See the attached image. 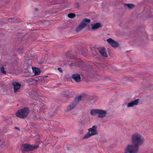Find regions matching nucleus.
<instances>
[{"mask_svg":"<svg viewBox=\"0 0 153 153\" xmlns=\"http://www.w3.org/2000/svg\"><path fill=\"white\" fill-rule=\"evenodd\" d=\"M132 140L134 146L128 145L125 150V153H137L138 146L143 143L144 138L140 134L136 133L133 135Z\"/></svg>","mask_w":153,"mask_h":153,"instance_id":"1","label":"nucleus"},{"mask_svg":"<svg viewBox=\"0 0 153 153\" xmlns=\"http://www.w3.org/2000/svg\"><path fill=\"white\" fill-rule=\"evenodd\" d=\"M30 111L28 108L25 107L18 110L16 113V116L21 118H25L28 115Z\"/></svg>","mask_w":153,"mask_h":153,"instance_id":"2","label":"nucleus"},{"mask_svg":"<svg viewBox=\"0 0 153 153\" xmlns=\"http://www.w3.org/2000/svg\"><path fill=\"white\" fill-rule=\"evenodd\" d=\"M97 126L94 125L91 128H89L88 129L89 131L84 136L83 138L87 139L91 136L97 134Z\"/></svg>","mask_w":153,"mask_h":153,"instance_id":"3","label":"nucleus"},{"mask_svg":"<svg viewBox=\"0 0 153 153\" xmlns=\"http://www.w3.org/2000/svg\"><path fill=\"white\" fill-rule=\"evenodd\" d=\"M39 147L38 145H34L33 146L28 144H24L22 146V150L23 151H31L35 149L38 148Z\"/></svg>","mask_w":153,"mask_h":153,"instance_id":"4","label":"nucleus"},{"mask_svg":"<svg viewBox=\"0 0 153 153\" xmlns=\"http://www.w3.org/2000/svg\"><path fill=\"white\" fill-rule=\"evenodd\" d=\"M90 22L91 20L90 19L86 18L84 19L76 28V31L78 32L81 30L86 26L87 23H90Z\"/></svg>","mask_w":153,"mask_h":153,"instance_id":"5","label":"nucleus"},{"mask_svg":"<svg viewBox=\"0 0 153 153\" xmlns=\"http://www.w3.org/2000/svg\"><path fill=\"white\" fill-rule=\"evenodd\" d=\"M82 100V97L81 96L79 95L76 97L75 99V101L71 103L68 108L67 109V111H70L75 108L77 105L76 102H80Z\"/></svg>","mask_w":153,"mask_h":153,"instance_id":"6","label":"nucleus"},{"mask_svg":"<svg viewBox=\"0 0 153 153\" xmlns=\"http://www.w3.org/2000/svg\"><path fill=\"white\" fill-rule=\"evenodd\" d=\"M106 112L104 110L98 109L97 117L99 118H102L105 117L106 115Z\"/></svg>","mask_w":153,"mask_h":153,"instance_id":"7","label":"nucleus"},{"mask_svg":"<svg viewBox=\"0 0 153 153\" xmlns=\"http://www.w3.org/2000/svg\"><path fill=\"white\" fill-rule=\"evenodd\" d=\"M107 41L109 44L114 47H117L119 45V44L118 43L112 40L111 38L108 39L107 40Z\"/></svg>","mask_w":153,"mask_h":153,"instance_id":"8","label":"nucleus"},{"mask_svg":"<svg viewBox=\"0 0 153 153\" xmlns=\"http://www.w3.org/2000/svg\"><path fill=\"white\" fill-rule=\"evenodd\" d=\"M139 100L137 99L132 101L131 102H129L127 104V107H132L134 105H138L139 102Z\"/></svg>","mask_w":153,"mask_h":153,"instance_id":"9","label":"nucleus"},{"mask_svg":"<svg viewBox=\"0 0 153 153\" xmlns=\"http://www.w3.org/2000/svg\"><path fill=\"white\" fill-rule=\"evenodd\" d=\"M14 86L13 89L15 92H16L19 89L21 86V84L18 82H14L12 83V84Z\"/></svg>","mask_w":153,"mask_h":153,"instance_id":"10","label":"nucleus"},{"mask_svg":"<svg viewBox=\"0 0 153 153\" xmlns=\"http://www.w3.org/2000/svg\"><path fill=\"white\" fill-rule=\"evenodd\" d=\"M72 79L77 82H79L81 81L80 75L78 74H74L72 75Z\"/></svg>","mask_w":153,"mask_h":153,"instance_id":"11","label":"nucleus"},{"mask_svg":"<svg viewBox=\"0 0 153 153\" xmlns=\"http://www.w3.org/2000/svg\"><path fill=\"white\" fill-rule=\"evenodd\" d=\"M99 51L101 55L105 57H107L108 56L106 52L105 49L104 48H99Z\"/></svg>","mask_w":153,"mask_h":153,"instance_id":"12","label":"nucleus"},{"mask_svg":"<svg viewBox=\"0 0 153 153\" xmlns=\"http://www.w3.org/2000/svg\"><path fill=\"white\" fill-rule=\"evenodd\" d=\"M91 29L94 30H96L99 28L100 26V24L97 23L95 24H92L91 25Z\"/></svg>","mask_w":153,"mask_h":153,"instance_id":"13","label":"nucleus"},{"mask_svg":"<svg viewBox=\"0 0 153 153\" xmlns=\"http://www.w3.org/2000/svg\"><path fill=\"white\" fill-rule=\"evenodd\" d=\"M33 71L35 75H38L41 73L40 69L37 68H34L33 69Z\"/></svg>","mask_w":153,"mask_h":153,"instance_id":"14","label":"nucleus"},{"mask_svg":"<svg viewBox=\"0 0 153 153\" xmlns=\"http://www.w3.org/2000/svg\"><path fill=\"white\" fill-rule=\"evenodd\" d=\"M98 109H93L90 112V114L91 115L94 116L96 114L97 115Z\"/></svg>","mask_w":153,"mask_h":153,"instance_id":"15","label":"nucleus"},{"mask_svg":"<svg viewBox=\"0 0 153 153\" xmlns=\"http://www.w3.org/2000/svg\"><path fill=\"white\" fill-rule=\"evenodd\" d=\"M125 6L127 7L129 9H131L134 6V5L132 4H126Z\"/></svg>","mask_w":153,"mask_h":153,"instance_id":"16","label":"nucleus"},{"mask_svg":"<svg viewBox=\"0 0 153 153\" xmlns=\"http://www.w3.org/2000/svg\"><path fill=\"white\" fill-rule=\"evenodd\" d=\"M68 16L70 18H74L76 16V15L74 13H70L68 14Z\"/></svg>","mask_w":153,"mask_h":153,"instance_id":"17","label":"nucleus"},{"mask_svg":"<svg viewBox=\"0 0 153 153\" xmlns=\"http://www.w3.org/2000/svg\"><path fill=\"white\" fill-rule=\"evenodd\" d=\"M9 22H16V20L15 18H11L9 19Z\"/></svg>","mask_w":153,"mask_h":153,"instance_id":"18","label":"nucleus"},{"mask_svg":"<svg viewBox=\"0 0 153 153\" xmlns=\"http://www.w3.org/2000/svg\"><path fill=\"white\" fill-rule=\"evenodd\" d=\"M1 72L4 74H6V72L4 70V68L3 67H2L1 69Z\"/></svg>","mask_w":153,"mask_h":153,"instance_id":"19","label":"nucleus"},{"mask_svg":"<svg viewBox=\"0 0 153 153\" xmlns=\"http://www.w3.org/2000/svg\"><path fill=\"white\" fill-rule=\"evenodd\" d=\"M58 70L61 73H62V69L60 68H58Z\"/></svg>","mask_w":153,"mask_h":153,"instance_id":"20","label":"nucleus"},{"mask_svg":"<svg viewBox=\"0 0 153 153\" xmlns=\"http://www.w3.org/2000/svg\"><path fill=\"white\" fill-rule=\"evenodd\" d=\"M42 77L41 76H39L38 78V79L39 80H42Z\"/></svg>","mask_w":153,"mask_h":153,"instance_id":"21","label":"nucleus"},{"mask_svg":"<svg viewBox=\"0 0 153 153\" xmlns=\"http://www.w3.org/2000/svg\"><path fill=\"white\" fill-rule=\"evenodd\" d=\"M15 129H18V130H19V128H18L17 127H15Z\"/></svg>","mask_w":153,"mask_h":153,"instance_id":"22","label":"nucleus"},{"mask_svg":"<svg viewBox=\"0 0 153 153\" xmlns=\"http://www.w3.org/2000/svg\"><path fill=\"white\" fill-rule=\"evenodd\" d=\"M35 11H36L38 10V9H37V8H35Z\"/></svg>","mask_w":153,"mask_h":153,"instance_id":"23","label":"nucleus"},{"mask_svg":"<svg viewBox=\"0 0 153 153\" xmlns=\"http://www.w3.org/2000/svg\"><path fill=\"white\" fill-rule=\"evenodd\" d=\"M67 97H69L68 96H66Z\"/></svg>","mask_w":153,"mask_h":153,"instance_id":"24","label":"nucleus"}]
</instances>
